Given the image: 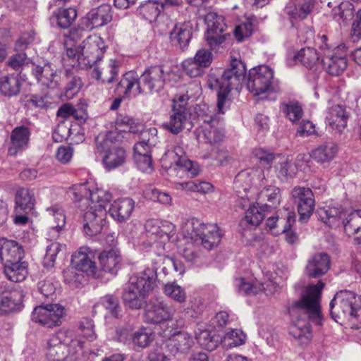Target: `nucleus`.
<instances>
[{"instance_id":"38","label":"nucleus","mask_w":361,"mask_h":361,"mask_svg":"<svg viewBox=\"0 0 361 361\" xmlns=\"http://www.w3.org/2000/svg\"><path fill=\"white\" fill-rule=\"evenodd\" d=\"M257 204H268V209L277 207L281 202V190L275 185L264 187L257 195Z\"/></svg>"},{"instance_id":"16","label":"nucleus","mask_w":361,"mask_h":361,"mask_svg":"<svg viewBox=\"0 0 361 361\" xmlns=\"http://www.w3.org/2000/svg\"><path fill=\"white\" fill-rule=\"evenodd\" d=\"M166 129L173 134H178L185 128L193 126L190 112L183 104L175 103L170 113L169 121L164 123Z\"/></svg>"},{"instance_id":"55","label":"nucleus","mask_w":361,"mask_h":361,"mask_svg":"<svg viewBox=\"0 0 361 361\" xmlns=\"http://www.w3.org/2000/svg\"><path fill=\"white\" fill-rule=\"evenodd\" d=\"M236 286L238 287V291L240 294L245 295H255L261 291V286L262 285L259 283L254 284L245 282L244 279H238L236 280Z\"/></svg>"},{"instance_id":"20","label":"nucleus","mask_w":361,"mask_h":361,"mask_svg":"<svg viewBox=\"0 0 361 361\" xmlns=\"http://www.w3.org/2000/svg\"><path fill=\"white\" fill-rule=\"evenodd\" d=\"M95 255L87 247H81L77 252L72 255V264L80 272L87 275L97 276V267L94 262Z\"/></svg>"},{"instance_id":"1","label":"nucleus","mask_w":361,"mask_h":361,"mask_svg":"<svg viewBox=\"0 0 361 361\" xmlns=\"http://www.w3.org/2000/svg\"><path fill=\"white\" fill-rule=\"evenodd\" d=\"M324 286L322 281L309 286L301 299L293 302L288 309L293 320L289 334L298 339L301 345L308 344L312 339L310 322L316 325L322 324L319 301Z\"/></svg>"},{"instance_id":"25","label":"nucleus","mask_w":361,"mask_h":361,"mask_svg":"<svg viewBox=\"0 0 361 361\" xmlns=\"http://www.w3.org/2000/svg\"><path fill=\"white\" fill-rule=\"evenodd\" d=\"M23 247L15 240L0 238V262L4 264L22 259Z\"/></svg>"},{"instance_id":"5","label":"nucleus","mask_w":361,"mask_h":361,"mask_svg":"<svg viewBox=\"0 0 361 361\" xmlns=\"http://www.w3.org/2000/svg\"><path fill=\"white\" fill-rule=\"evenodd\" d=\"M330 313L336 322H338V319H348L353 323L355 329H360L361 295L348 290H340L330 302Z\"/></svg>"},{"instance_id":"12","label":"nucleus","mask_w":361,"mask_h":361,"mask_svg":"<svg viewBox=\"0 0 361 361\" xmlns=\"http://www.w3.org/2000/svg\"><path fill=\"white\" fill-rule=\"evenodd\" d=\"M274 71L268 66H258L249 71L247 86L255 95L274 90Z\"/></svg>"},{"instance_id":"2","label":"nucleus","mask_w":361,"mask_h":361,"mask_svg":"<svg viewBox=\"0 0 361 361\" xmlns=\"http://www.w3.org/2000/svg\"><path fill=\"white\" fill-rule=\"evenodd\" d=\"M245 73V64L242 60L231 56L228 68L221 73H210L208 75V87L217 91V109L219 113L224 114L228 108V93L232 89L238 90L240 87Z\"/></svg>"},{"instance_id":"61","label":"nucleus","mask_w":361,"mask_h":361,"mask_svg":"<svg viewBox=\"0 0 361 361\" xmlns=\"http://www.w3.org/2000/svg\"><path fill=\"white\" fill-rule=\"evenodd\" d=\"M183 67L186 74L191 78H195L202 75L203 67L197 63L195 59L185 60L183 63Z\"/></svg>"},{"instance_id":"46","label":"nucleus","mask_w":361,"mask_h":361,"mask_svg":"<svg viewBox=\"0 0 361 361\" xmlns=\"http://www.w3.org/2000/svg\"><path fill=\"white\" fill-rule=\"evenodd\" d=\"M118 67L114 62H111L107 67L100 70L96 66L92 71V75L97 80H100L103 82L111 83L118 75Z\"/></svg>"},{"instance_id":"29","label":"nucleus","mask_w":361,"mask_h":361,"mask_svg":"<svg viewBox=\"0 0 361 361\" xmlns=\"http://www.w3.org/2000/svg\"><path fill=\"white\" fill-rule=\"evenodd\" d=\"M135 202L130 198H121L114 202L109 212L117 221L123 222L130 218L134 209Z\"/></svg>"},{"instance_id":"62","label":"nucleus","mask_w":361,"mask_h":361,"mask_svg":"<svg viewBox=\"0 0 361 361\" xmlns=\"http://www.w3.org/2000/svg\"><path fill=\"white\" fill-rule=\"evenodd\" d=\"M116 126L121 131L135 133L138 131L136 129V124L133 118L129 116H121L116 119Z\"/></svg>"},{"instance_id":"10","label":"nucleus","mask_w":361,"mask_h":361,"mask_svg":"<svg viewBox=\"0 0 361 361\" xmlns=\"http://www.w3.org/2000/svg\"><path fill=\"white\" fill-rule=\"evenodd\" d=\"M320 40L322 44L319 46V49L322 51V54H323L321 63L324 69L330 75H340L347 67L345 54H338L340 50L345 49V46L342 48L337 47L332 49L326 44V35L321 36Z\"/></svg>"},{"instance_id":"28","label":"nucleus","mask_w":361,"mask_h":361,"mask_svg":"<svg viewBox=\"0 0 361 361\" xmlns=\"http://www.w3.org/2000/svg\"><path fill=\"white\" fill-rule=\"evenodd\" d=\"M30 135V131L24 126L15 128L11 135V145L8 154L15 156L19 151L27 148Z\"/></svg>"},{"instance_id":"17","label":"nucleus","mask_w":361,"mask_h":361,"mask_svg":"<svg viewBox=\"0 0 361 361\" xmlns=\"http://www.w3.org/2000/svg\"><path fill=\"white\" fill-rule=\"evenodd\" d=\"M106 217V210L91 205L83 214L84 231L88 235L101 233Z\"/></svg>"},{"instance_id":"37","label":"nucleus","mask_w":361,"mask_h":361,"mask_svg":"<svg viewBox=\"0 0 361 361\" xmlns=\"http://www.w3.org/2000/svg\"><path fill=\"white\" fill-rule=\"evenodd\" d=\"M22 80L18 74H10L0 80V92L8 97L18 95L21 90Z\"/></svg>"},{"instance_id":"4","label":"nucleus","mask_w":361,"mask_h":361,"mask_svg":"<svg viewBox=\"0 0 361 361\" xmlns=\"http://www.w3.org/2000/svg\"><path fill=\"white\" fill-rule=\"evenodd\" d=\"M157 278L156 271L151 268L131 276L122 295L125 305L133 310L142 308L149 294L157 286Z\"/></svg>"},{"instance_id":"15","label":"nucleus","mask_w":361,"mask_h":361,"mask_svg":"<svg viewBox=\"0 0 361 361\" xmlns=\"http://www.w3.org/2000/svg\"><path fill=\"white\" fill-rule=\"evenodd\" d=\"M174 313L175 309L172 305L161 299L151 298L146 304L144 319L148 324H160L172 319Z\"/></svg>"},{"instance_id":"50","label":"nucleus","mask_w":361,"mask_h":361,"mask_svg":"<svg viewBox=\"0 0 361 361\" xmlns=\"http://www.w3.org/2000/svg\"><path fill=\"white\" fill-rule=\"evenodd\" d=\"M67 85L64 90L65 97L68 99H73L80 91L82 81L79 77L73 75L69 71H66Z\"/></svg>"},{"instance_id":"53","label":"nucleus","mask_w":361,"mask_h":361,"mask_svg":"<svg viewBox=\"0 0 361 361\" xmlns=\"http://www.w3.org/2000/svg\"><path fill=\"white\" fill-rule=\"evenodd\" d=\"M65 245L53 242L47 245L46 249V254L44 257L43 264L47 268H51L54 266L57 255L62 250Z\"/></svg>"},{"instance_id":"56","label":"nucleus","mask_w":361,"mask_h":361,"mask_svg":"<svg viewBox=\"0 0 361 361\" xmlns=\"http://www.w3.org/2000/svg\"><path fill=\"white\" fill-rule=\"evenodd\" d=\"M245 334L240 329H232L224 336V342L231 347H236L244 343Z\"/></svg>"},{"instance_id":"45","label":"nucleus","mask_w":361,"mask_h":361,"mask_svg":"<svg viewBox=\"0 0 361 361\" xmlns=\"http://www.w3.org/2000/svg\"><path fill=\"white\" fill-rule=\"evenodd\" d=\"M344 231L348 235L361 232V210H355L343 220Z\"/></svg>"},{"instance_id":"22","label":"nucleus","mask_w":361,"mask_h":361,"mask_svg":"<svg viewBox=\"0 0 361 361\" xmlns=\"http://www.w3.org/2000/svg\"><path fill=\"white\" fill-rule=\"evenodd\" d=\"M350 112L346 110L345 106L336 104L329 109L326 121L332 131L341 134L347 127Z\"/></svg>"},{"instance_id":"3","label":"nucleus","mask_w":361,"mask_h":361,"mask_svg":"<svg viewBox=\"0 0 361 361\" xmlns=\"http://www.w3.org/2000/svg\"><path fill=\"white\" fill-rule=\"evenodd\" d=\"M165 84L162 66H152L139 77L135 71H128L123 75L116 85V91L124 97L137 96L147 92L161 91Z\"/></svg>"},{"instance_id":"6","label":"nucleus","mask_w":361,"mask_h":361,"mask_svg":"<svg viewBox=\"0 0 361 361\" xmlns=\"http://www.w3.org/2000/svg\"><path fill=\"white\" fill-rule=\"evenodd\" d=\"M183 238L194 240L197 245L211 250L218 245L221 234L216 224H204L200 219L192 218L187 219L181 227Z\"/></svg>"},{"instance_id":"32","label":"nucleus","mask_w":361,"mask_h":361,"mask_svg":"<svg viewBox=\"0 0 361 361\" xmlns=\"http://www.w3.org/2000/svg\"><path fill=\"white\" fill-rule=\"evenodd\" d=\"M318 219L329 227H337L340 220L346 215L345 211L341 207L326 206L317 210Z\"/></svg>"},{"instance_id":"8","label":"nucleus","mask_w":361,"mask_h":361,"mask_svg":"<svg viewBox=\"0 0 361 361\" xmlns=\"http://www.w3.org/2000/svg\"><path fill=\"white\" fill-rule=\"evenodd\" d=\"M118 133L108 132L105 135H99L97 139V147L104 152L102 158L103 164L108 171L122 166L126 159L125 150L115 146Z\"/></svg>"},{"instance_id":"43","label":"nucleus","mask_w":361,"mask_h":361,"mask_svg":"<svg viewBox=\"0 0 361 361\" xmlns=\"http://www.w3.org/2000/svg\"><path fill=\"white\" fill-rule=\"evenodd\" d=\"M176 188L187 192H197L202 194L209 193L213 190V185L210 183L200 180L178 183Z\"/></svg>"},{"instance_id":"41","label":"nucleus","mask_w":361,"mask_h":361,"mask_svg":"<svg viewBox=\"0 0 361 361\" xmlns=\"http://www.w3.org/2000/svg\"><path fill=\"white\" fill-rule=\"evenodd\" d=\"M322 54L321 49L319 52H317V51L313 48L305 47L301 49L295 57L304 66L312 68L314 65L321 63L322 58L323 57V54Z\"/></svg>"},{"instance_id":"19","label":"nucleus","mask_w":361,"mask_h":361,"mask_svg":"<svg viewBox=\"0 0 361 361\" xmlns=\"http://www.w3.org/2000/svg\"><path fill=\"white\" fill-rule=\"evenodd\" d=\"M293 197L298 200V211L300 221H307L312 214L315 206L312 191L303 187L295 188L293 190Z\"/></svg>"},{"instance_id":"57","label":"nucleus","mask_w":361,"mask_h":361,"mask_svg":"<svg viewBox=\"0 0 361 361\" xmlns=\"http://www.w3.org/2000/svg\"><path fill=\"white\" fill-rule=\"evenodd\" d=\"M186 240L187 246L185 247H179V253L189 262L195 263L199 258V253L195 250L196 243L194 240L184 238Z\"/></svg>"},{"instance_id":"23","label":"nucleus","mask_w":361,"mask_h":361,"mask_svg":"<svg viewBox=\"0 0 361 361\" xmlns=\"http://www.w3.org/2000/svg\"><path fill=\"white\" fill-rule=\"evenodd\" d=\"M112 20L111 7L109 4H102L92 9L86 16L85 27L87 30L97 28L106 25Z\"/></svg>"},{"instance_id":"49","label":"nucleus","mask_w":361,"mask_h":361,"mask_svg":"<svg viewBox=\"0 0 361 361\" xmlns=\"http://www.w3.org/2000/svg\"><path fill=\"white\" fill-rule=\"evenodd\" d=\"M281 109L286 116L293 123L299 121L303 114L300 104L295 101L282 104Z\"/></svg>"},{"instance_id":"59","label":"nucleus","mask_w":361,"mask_h":361,"mask_svg":"<svg viewBox=\"0 0 361 361\" xmlns=\"http://www.w3.org/2000/svg\"><path fill=\"white\" fill-rule=\"evenodd\" d=\"M16 52L9 58L7 65L15 71H20L24 66L27 64L28 58L25 52Z\"/></svg>"},{"instance_id":"26","label":"nucleus","mask_w":361,"mask_h":361,"mask_svg":"<svg viewBox=\"0 0 361 361\" xmlns=\"http://www.w3.org/2000/svg\"><path fill=\"white\" fill-rule=\"evenodd\" d=\"M23 298L21 290L6 293L0 286V315L20 310L23 307Z\"/></svg>"},{"instance_id":"47","label":"nucleus","mask_w":361,"mask_h":361,"mask_svg":"<svg viewBox=\"0 0 361 361\" xmlns=\"http://www.w3.org/2000/svg\"><path fill=\"white\" fill-rule=\"evenodd\" d=\"M275 167L277 176L282 180L292 178L295 174V166L285 157H280L277 162H276Z\"/></svg>"},{"instance_id":"33","label":"nucleus","mask_w":361,"mask_h":361,"mask_svg":"<svg viewBox=\"0 0 361 361\" xmlns=\"http://www.w3.org/2000/svg\"><path fill=\"white\" fill-rule=\"evenodd\" d=\"M16 213L28 214L35 204V193L32 190L25 188L18 189L15 195Z\"/></svg>"},{"instance_id":"34","label":"nucleus","mask_w":361,"mask_h":361,"mask_svg":"<svg viewBox=\"0 0 361 361\" xmlns=\"http://www.w3.org/2000/svg\"><path fill=\"white\" fill-rule=\"evenodd\" d=\"M192 37V25L190 22L176 24L170 33L171 41L182 49L188 46Z\"/></svg>"},{"instance_id":"39","label":"nucleus","mask_w":361,"mask_h":361,"mask_svg":"<svg viewBox=\"0 0 361 361\" xmlns=\"http://www.w3.org/2000/svg\"><path fill=\"white\" fill-rule=\"evenodd\" d=\"M268 212V204H261L257 207L255 204L250 205L245 212L244 219L241 221V224H249L253 226H258L266 216Z\"/></svg>"},{"instance_id":"52","label":"nucleus","mask_w":361,"mask_h":361,"mask_svg":"<svg viewBox=\"0 0 361 361\" xmlns=\"http://www.w3.org/2000/svg\"><path fill=\"white\" fill-rule=\"evenodd\" d=\"M157 130L150 128L141 131L140 141L135 145H140L145 149L152 151L153 147L157 143Z\"/></svg>"},{"instance_id":"48","label":"nucleus","mask_w":361,"mask_h":361,"mask_svg":"<svg viewBox=\"0 0 361 361\" xmlns=\"http://www.w3.org/2000/svg\"><path fill=\"white\" fill-rule=\"evenodd\" d=\"M112 195L110 192L103 190H97L90 192V197L82 198L80 201L87 202L90 201L92 205H96L97 208H104L106 209V205L111 201Z\"/></svg>"},{"instance_id":"13","label":"nucleus","mask_w":361,"mask_h":361,"mask_svg":"<svg viewBox=\"0 0 361 361\" xmlns=\"http://www.w3.org/2000/svg\"><path fill=\"white\" fill-rule=\"evenodd\" d=\"M73 332L69 329H60L47 342L45 355L49 361H63L68 354V345L72 343Z\"/></svg>"},{"instance_id":"42","label":"nucleus","mask_w":361,"mask_h":361,"mask_svg":"<svg viewBox=\"0 0 361 361\" xmlns=\"http://www.w3.org/2000/svg\"><path fill=\"white\" fill-rule=\"evenodd\" d=\"M137 11L140 16L151 23L157 19L161 9L159 1L148 0L142 3Z\"/></svg>"},{"instance_id":"60","label":"nucleus","mask_w":361,"mask_h":361,"mask_svg":"<svg viewBox=\"0 0 361 361\" xmlns=\"http://www.w3.org/2000/svg\"><path fill=\"white\" fill-rule=\"evenodd\" d=\"M314 7L313 0H298L295 5V18H305Z\"/></svg>"},{"instance_id":"44","label":"nucleus","mask_w":361,"mask_h":361,"mask_svg":"<svg viewBox=\"0 0 361 361\" xmlns=\"http://www.w3.org/2000/svg\"><path fill=\"white\" fill-rule=\"evenodd\" d=\"M57 25L61 28L69 27L77 18V11L74 8H59L53 13Z\"/></svg>"},{"instance_id":"51","label":"nucleus","mask_w":361,"mask_h":361,"mask_svg":"<svg viewBox=\"0 0 361 361\" xmlns=\"http://www.w3.org/2000/svg\"><path fill=\"white\" fill-rule=\"evenodd\" d=\"M164 294L179 303H183L186 300V293L180 286L177 283H167L164 286Z\"/></svg>"},{"instance_id":"11","label":"nucleus","mask_w":361,"mask_h":361,"mask_svg":"<svg viewBox=\"0 0 361 361\" xmlns=\"http://www.w3.org/2000/svg\"><path fill=\"white\" fill-rule=\"evenodd\" d=\"M66 316V308L59 304H47L36 307L32 312V321L47 328L59 326Z\"/></svg>"},{"instance_id":"64","label":"nucleus","mask_w":361,"mask_h":361,"mask_svg":"<svg viewBox=\"0 0 361 361\" xmlns=\"http://www.w3.org/2000/svg\"><path fill=\"white\" fill-rule=\"evenodd\" d=\"M35 37L32 32L23 33L20 37L16 41L14 44V50L16 51L24 52L28 45L34 41Z\"/></svg>"},{"instance_id":"21","label":"nucleus","mask_w":361,"mask_h":361,"mask_svg":"<svg viewBox=\"0 0 361 361\" xmlns=\"http://www.w3.org/2000/svg\"><path fill=\"white\" fill-rule=\"evenodd\" d=\"M32 74L42 85L49 88H56L59 85L61 79L55 66L51 63L44 65H37L32 68Z\"/></svg>"},{"instance_id":"18","label":"nucleus","mask_w":361,"mask_h":361,"mask_svg":"<svg viewBox=\"0 0 361 361\" xmlns=\"http://www.w3.org/2000/svg\"><path fill=\"white\" fill-rule=\"evenodd\" d=\"M194 343V339L190 334L178 331L166 341L165 348L171 355L182 357L190 353Z\"/></svg>"},{"instance_id":"58","label":"nucleus","mask_w":361,"mask_h":361,"mask_svg":"<svg viewBox=\"0 0 361 361\" xmlns=\"http://www.w3.org/2000/svg\"><path fill=\"white\" fill-rule=\"evenodd\" d=\"M100 305L104 307L114 317H118L120 307L118 300L112 295H106L101 299ZM99 303L94 305V307H99Z\"/></svg>"},{"instance_id":"24","label":"nucleus","mask_w":361,"mask_h":361,"mask_svg":"<svg viewBox=\"0 0 361 361\" xmlns=\"http://www.w3.org/2000/svg\"><path fill=\"white\" fill-rule=\"evenodd\" d=\"M330 268V258L326 253L319 252L312 255L307 262L305 274L311 278L324 275Z\"/></svg>"},{"instance_id":"54","label":"nucleus","mask_w":361,"mask_h":361,"mask_svg":"<svg viewBox=\"0 0 361 361\" xmlns=\"http://www.w3.org/2000/svg\"><path fill=\"white\" fill-rule=\"evenodd\" d=\"M154 339L153 334L146 329H140L133 334L132 343L138 348L147 347Z\"/></svg>"},{"instance_id":"36","label":"nucleus","mask_w":361,"mask_h":361,"mask_svg":"<svg viewBox=\"0 0 361 361\" xmlns=\"http://www.w3.org/2000/svg\"><path fill=\"white\" fill-rule=\"evenodd\" d=\"M47 212L50 225V237L55 238L66 224L64 212L58 205H54L47 208Z\"/></svg>"},{"instance_id":"35","label":"nucleus","mask_w":361,"mask_h":361,"mask_svg":"<svg viewBox=\"0 0 361 361\" xmlns=\"http://www.w3.org/2000/svg\"><path fill=\"white\" fill-rule=\"evenodd\" d=\"M4 273L11 281L18 283L24 281L27 275V263L22 259L4 264Z\"/></svg>"},{"instance_id":"30","label":"nucleus","mask_w":361,"mask_h":361,"mask_svg":"<svg viewBox=\"0 0 361 361\" xmlns=\"http://www.w3.org/2000/svg\"><path fill=\"white\" fill-rule=\"evenodd\" d=\"M295 221V213L286 210L285 214L270 216L267 219L266 225L274 235H279L292 226Z\"/></svg>"},{"instance_id":"40","label":"nucleus","mask_w":361,"mask_h":361,"mask_svg":"<svg viewBox=\"0 0 361 361\" xmlns=\"http://www.w3.org/2000/svg\"><path fill=\"white\" fill-rule=\"evenodd\" d=\"M133 158L137 168L143 172L152 170V151L145 149L140 145H135Z\"/></svg>"},{"instance_id":"14","label":"nucleus","mask_w":361,"mask_h":361,"mask_svg":"<svg viewBox=\"0 0 361 361\" xmlns=\"http://www.w3.org/2000/svg\"><path fill=\"white\" fill-rule=\"evenodd\" d=\"M204 20L208 27L205 39L212 49L221 45L227 37H231L229 33H224L227 25L223 16L210 11L205 16Z\"/></svg>"},{"instance_id":"7","label":"nucleus","mask_w":361,"mask_h":361,"mask_svg":"<svg viewBox=\"0 0 361 361\" xmlns=\"http://www.w3.org/2000/svg\"><path fill=\"white\" fill-rule=\"evenodd\" d=\"M106 47L102 39L97 35L89 36L77 47L66 49L71 65L80 68L92 67L103 57Z\"/></svg>"},{"instance_id":"63","label":"nucleus","mask_w":361,"mask_h":361,"mask_svg":"<svg viewBox=\"0 0 361 361\" xmlns=\"http://www.w3.org/2000/svg\"><path fill=\"white\" fill-rule=\"evenodd\" d=\"M73 265L72 267L67 268L63 271L64 280L67 283L75 284L81 283L84 278L83 274L78 272Z\"/></svg>"},{"instance_id":"9","label":"nucleus","mask_w":361,"mask_h":361,"mask_svg":"<svg viewBox=\"0 0 361 361\" xmlns=\"http://www.w3.org/2000/svg\"><path fill=\"white\" fill-rule=\"evenodd\" d=\"M161 162L168 170L178 169V172L188 173L191 176L199 173V166L188 159L183 148L178 144L168 149L161 158Z\"/></svg>"},{"instance_id":"27","label":"nucleus","mask_w":361,"mask_h":361,"mask_svg":"<svg viewBox=\"0 0 361 361\" xmlns=\"http://www.w3.org/2000/svg\"><path fill=\"white\" fill-rule=\"evenodd\" d=\"M338 152V145L332 140H326L313 149L310 156L316 162L324 164L332 161Z\"/></svg>"},{"instance_id":"31","label":"nucleus","mask_w":361,"mask_h":361,"mask_svg":"<svg viewBox=\"0 0 361 361\" xmlns=\"http://www.w3.org/2000/svg\"><path fill=\"white\" fill-rule=\"evenodd\" d=\"M98 258L103 271L114 275L117 274L121 262V254L118 250H104Z\"/></svg>"}]
</instances>
